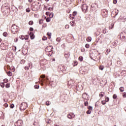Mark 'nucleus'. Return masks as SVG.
<instances>
[{
    "mask_svg": "<svg viewBox=\"0 0 126 126\" xmlns=\"http://www.w3.org/2000/svg\"><path fill=\"white\" fill-rule=\"evenodd\" d=\"M70 24L71 26H72V27L75 26V23H74V21H73L70 22Z\"/></svg>",
    "mask_w": 126,
    "mask_h": 126,
    "instance_id": "20",
    "label": "nucleus"
},
{
    "mask_svg": "<svg viewBox=\"0 0 126 126\" xmlns=\"http://www.w3.org/2000/svg\"><path fill=\"white\" fill-rule=\"evenodd\" d=\"M18 41V38H16V39H14V42L15 43H16Z\"/></svg>",
    "mask_w": 126,
    "mask_h": 126,
    "instance_id": "60",
    "label": "nucleus"
},
{
    "mask_svg": "<svg viewBox=\"0 0 126 126\" xmlns=\"http://www.w3.org/2000/svg\"><path fill=\"white\" fill-rule=\"evenodd\" d=\"M23 124L22 120H18L16 123H15V126H21Z\"/></svg>",
    "mask_w": 126,
    "mask_h": 126,
    "instance_id": "9",
    "label": "nucleus"
},
{
    "mask_svg": "<svg viewBox=\"0 0 126 126\" xmlns=\"http://www.w3.org/2000/svg\"><path fill=\"white\" fill-rule=\"evenodd\" d=\"M51 105V102L50 101H46V106H50Z\"/></svg>",
    "mask_w": 126,
    "mask_h": 126,
    "instance_id": "31",
    "label": "nucleus"
},
{
    "mask_svg": "<svg viewBox=\"0 0 126 126\" xmlns=\"http://www.w3.org/2000/svg\"><path fill=\"white\" fill-rule=\"evenodd\" d=\"M99 68L100 69V70H103V69H104V66L100 65L99 66Z\"/></svg>",
    "mask_w": 126,
    "mask_h": 126,
    "instance_id": "33",
    "label": "nucleus"
},
{
    "mask_svg": "<svg viewBox=\"0 0 126 126\" xmlns=\"http://www.w3.org/2000/svg\"><path fill=\"white\" fill-rule=\"evenodd\" d=\"M87 114L88 115H90V114H91V110H90L89 109L87 111Z\"/></svg>",
    "mask_w": 126,
    "mask_h": 126,
    "instance_id": "36",
    "label": "nucleus"
},
{
    "mask_svg": "<svg viewBox=\"0 0 126 126\" xmlns=\"http://www.w3.org/2000/svg\"><path fill=\"white\" fill-rule=\"evenodd\" d=\"M10 107L11 108V109H13L14 108V104H10Z\"/></svg>",
    "mask_w": 126,
    "mask_h": 126,
    "instance_id": "38",
    "label": "nucleus"
},
{
    "mask_svg": "<svg viewBox=\"0 0 126 126\" xmlns=\"http://www.w3.org/2000/svg\"><path fill=\"white\" fill-rule=\"evenodd\" d=\"M34 24V23L33 22V21H31L29 22V25H33V24Z\"/></svg>",
    "mask_w": 126,
    "mask_h": 126,
    "instance_id": "35",
    "label": "nucleus"
},
{
    "mask_svg": "<svg viewBox=\"0 0 126 126\" xmlns=\"http://www.w3.org/2000/svg\"><path fill=\"white\" fill-rule=\"evenodd\" d=\"M25 70H29V66H26L25 67Z\"/></svg>",
    "mask_w": 126,
    "mask_h": 126,
    "instance_id": "48",
    "label": "nucleus"
},
{
    "mask_svg": "<svg viewBox=\"0 0 126 126\" xmlns=\"http://www.w3.org/2000/svg\"><path fill=\"white\" fill-rule=\"evenodd\" d=\"M0 85L1 86V87H2V88H4V83H0Z\"/></svg>",
    "mask_w": 126,
    "mask_h": 126,
    "instance_id": "27",
    "label": "nucleus"
},
{
    "mask_svg": "<svg viewBox=\"0 0 126 126\" xmlns=\"http://www.w3.org/2000/svg\"><path fill=\"white\" fill-rule=\"evenodd\" d=\"M76 14H77V12L74 11V12H73V16H75V15H76Z\"/></svg>",
    "mask_w": 126,
    "mask_h": 126,
    "instance_id": "53",
    "label": "nucleus"
},
{
    "mask_svg": "<svg viewBox=\"0 0 126 126\" xmlns=\"http://www.w3.org/2000/svg\"><path fill=\"white\" fill-rule=\"evenodd\" d=\"M101 14L103 16V17H107L108 16V10L106 9H104L102 10V12L101 13Z\"/></svg>",
    "mask_w": 126,
    "mask_h": 126,
    "instance_id": "8",
    "label": "nucleus"
},
{
    "mask_svg": "<svg viewBox=\"0 0 126 126\" xmlns=\"http://www.w3.org/2000/svg\"><path fill=\"white\" fill-rule=\"evenodd\" d=\"M11 31L13 34H16L18 32V27L15 25H13L11 27Z\"/></svg>",
    "mask_w": 126,
    "mask_h": 126,
    "instance_id": "4",
    "label": "nucleus"
},
{
    "mask_svg": "<svg viewBox=\"0 0 126 126\" xmlns=\"http://www.w3.org/2000/svg\"><path fill=\"white\" fill-rule=\"evenodd\" d=\"M68 84H69V85H72V84H74V81L71 80L68 82Z\"/></svg>",
    "mask_w": 126,
    "mask_h": 126,
    "instance_id": "16",
    "label": "nucleus"
},
{
    "mask_svg": "<svg viewBox=\"0 0 126 126\" xmlns=\"http://www.w3.org/2000/svg\"><path fill=\"white\" fill-rule=\"evenodd\" d=\"M123 98H126V93H123Z\"/></svg>",
    "mask_w": 126,
    "mask_h": 126,
    "instance_id": "39",
    "label": "nucleus"
},
{
    "mask_svg": "<svg viewBox=\"0 0 126 126\" xmlns=\"http://www.w3.org/2000/svg\"><path fill=\"white\" fill-rule=\"evenodd\" d=\"M61 40H62V38L61 37H57L56 39V41L57 42H59V43H60V42H61Z\"/></svg>",
    "mask_w": 126,
    "mask_h": 126,
    "instance_id": "24",
    "label": "nucleus"
},
{
    "mask_svg": "<svg viewBox=\"0 0 126 126\" xmlns=\"http://www.w3.org/2000/svg\"><path fill=\"white\" fill-rule=\"evenodd\" d=\"M29 35H26L25 36H23V35H20L19 36L20 39H21V40H26V41H27V40H28V38H29Z\"/></svg>",
    "mask_w": 126,
    "mask_h": 126,
    "instance_id": "12",
    "label": "nucleus"
},
{
    "mask_svg": "<svg viewBox=\"0 0 126 126\" xmlns=\"http://www.w3.org/2000/svg\"><path fill=\"white\" fill-rule=\"evenodd\" d=\"M69 56H70V54L68 53L64 54V57L66 59H68V58H69Z\"/></svg>",
    "mask_w": 126,
    "mask_h": 126,
    "instance_id": "15",
    "label": "nucleus"
},
{
    "mask_svg": "<svg viewBox=\"0 0 126 126\" xmlns=\"http://www.w3.org/2000/svg\"><path fill=\"white\" fill-rule=\"evenodd\" d=\"M120 38L122 41H125L126 40V32H121L120 34Z\"/></svg>",
    "mask_w": 126,
    "mask_h": 126,
    "instance_id": "6",
    "label": "nucleus"
},
{
    "mask_svg": "<svg viewBox=\"0 0 126 126\" xmlns=\"http://www.w3.org/2000/svg\"><path fill=\"white\" fill-rule=\"evenodd\" d=\"M65 28L66 29H68V28H69V26L68 25H66L65 26Z\"/></svg>",
    "mask_w": 126,
    "mask_h": 126,
    "instance_id": "56",
    "label": "nucleus"
},
{
    "mask_svg": "<svg viewBox=\"0 0 126 126\" xmlns=\"http://www.w3.org/2000/svg\"><path fill=\"white\" fill-rule=\"evenodd\" d=\"M113 98L114 99H117V94H113Z\"/></svg>",
    "mask_w": 126,
    "mask_h": 126,
    "instance_id": "52",
    "label": "nucleus"
},
{
    "mask_svg": "<svg viewBox=\"0 0 126 126\" xmlns=\"http://www.w3.org/2000/svg\"><path fill=\"white\" fill-rule=\"evenodd\" d=\"M82 97L83 99H84L85 100H86V101H87V100H89L88 94H86V93L83 94Z\"/></svg>",
    "mask_w": 126,
    "mask_h": 126,
    "instance_id": "10",
    "label": "nucleus"
},
{
    "mask_svg": "<svg viewBox=\"0 0 126 126\" xmlns=\"http://www.w3.org/2000/svg\"><path fill=\"white\" fill-rule=\"evenodd\" d=\"M43 22V20L41 19L39 21V24H42Z\"/></svg>",
    "mask_w": 126,
    "mask_h": 126,
    "instance_id": "47",
    "label": "nucleus"
},
{
    "mask_svg": "<svg viewBox=\"0 0 126 126\" xmlns=\"http://www.w3.org/2000/svg\"><path fill=\"white\" fill-rule=\"evenodd\" d=\"M53 47L50 45L45 48L46 54L49 57H51L53 55Z\"/></svg>",
    "mask_w": 126,
    "mask_h": 126,
    "instance_id": "3",
    "label": "nucleus"
},
{
    "mask_svg": "<svg viewBox=\"0 0 126 126\" xmlns=\"http://www.w3.org/2000/svg\"><path fill=\"white\" fill-rule=\"evenodd\" d=\"M1 11L4 15H8L10 11V7L4 5L2 6Z\"/></svg>",
    "mask_w": 126,
    "mask_h": 126,
    "instance_id": "2",
    "label": "nucleus"
},
{
    "mask_svg": "<svg viewBox=\"0 0 126 126\" xmlns=\"http://www.w3.org/2000/svg\"><path fill=\"white\" fill-rule=\"evenodd\" d=\"M30 36L31 39L32 40H33V39H34V38H35V36L34 35V33L32 32H31L30 33Z\"/></svg>",
    "mask_w": 126,
    "mask_h": 126,
    "instance_id": "14",
    "label": "nucleus"
},
{
    "mask_svg": "<svg viewBox=\"0 0 126 126\" xmlns=\"http://www.w3.org/2000/svg\"><path fill=\"white\" fill-rule=\"evenodd\" d=\"M119 90L121 91V92H124V91H125V88L124 87H121L120 88Z\"/></svg>",
    "mask_w": 126,
    "mask_h": 126,
    "instance_id": "21",
    "label": "nucleus"
},
{
    "mask_svg": "<svg viewBox=\"0 0 126 126\" xmlns=\"http://www.w3.org/2000/svg\"><path fill=\"white\" fill-rule=\"evenodd\" d=\"M41 78H42V81H45L46 80V76L45 75H42L40 76Z\"/></svg>",
    "mask_w": 126,
    "mask_h": 126,
    "instance_id": "17",
    "label": "nucleus"
},
{
    "mask_svg": "<svg viewBox=\"0 0 126 126\" xmlns=\"http://www.w3.org/2000/svg\"><path fill=\"white\" fill-rule=\"evenodd\" d=\"M31 65H32V63H29L28 64V66H29V68H30V66H31Z\"/></svg>",
    "mask_w": 126,
    "mask_h": 126,
    "instance_id": "58",
    "label": "nucleus"
},
{
    "mask_svg": "<svg viewBox=\"0 0 126 126\" xmlns=\"http://www.w3.org/2000/svg\"><path fill=\"white\" fill-rule=\"evenodd\" d=\"M87 41L88 42H91V37H88V38H87Z\"/></svg>",
    "mask_w": 126,
    "mask_h": 126,
    "instance_id": "42",
    "label": "nucleus"
},
{
    "mask_svg": "<svg viewBox=\"0 0 126 126\" xmlns=\"http://www.w3.org/2000/svg\"><path fill=\"white\" fill-rule=\"evenodd\" d=\"M102 33H103V34H106L107 31H106L105 30H103V32H102Z\"/></svg>",
    "mask_w": 126,
    "mask_h": 126,
    "instance_id": "59",
    "label": "nucleus"
},
{
    "mask_svg": "<svg viewBox=\"0 0 126 126\" xmlns=\"http://www.w3.org/2000/svg\"><path fill=\"white\" fill-rule=\"evenodd\" d=\"M44 8H45V10H51V8H48V7H47L46 6H45V5H44Z\"/></svg>",
    "mask_w": 126,
    "mask_h": 126,
    "instance_id": "25",
    "label": "nucleus"
},
{
    "mask_svg": "<svg viewBox=\"0 0 126 126\" xmlns=\"http://www.w3.org/2000/svg\"><path fill=\"white\" fill-rule=\"evenodd\" d=\"M110 98L109 97L105 96V102H109Z\"/></svg>",
    "mask_w": 126,
    "mask_h": 126,
    "instance_id": "29",
    "label": "nucleus"
},
{
    "mask_svg": "<svg viewBox=\"0 0 126 126\" xmlns=\"http://www.w3.org/2000/svg\"><path fill=\"white\" fill-rule=\"evenodd\" d=\"M84 105L85 106H88V102L87 101H85Z\"/></svg>",
    "mask_w": 126,
    "mask_h": 126,
    "instance_id": "55",
    "label": "nucleus"
},
{
    "mask_svg": "<svg viewBox=\"0 0 126 126\" xmlns=\"http://www.w3.org/2000/svg\"><path fill=\"white\" fill-rule=\"evenodd\" d=\"M47 36H49V37H51V36H52V33H50L48 32L47 33Z\"/></svg>",
    "mask_w": 126,
    "mask_h": 126,
    "instance_id": "57",
    "label": "nucleus"
},
{
    "mask_svg": "<svg viewBox=\"0 0 126 126\" xmlns=\"http://www.w3.org/2000/svg\"><path fill=\"white\" fill-rule=\"evenodd\" d=\"M49 17L50 18H53V17H54V13H50L49 14Z\"/></svg>",
    "mask_w": 126,
    "mask_h": 126,
    "instance_id": "23",
    "label": "nucleus"
},
{
    "mask_svg": "<svg viewBox=\"0 0 126 126\" xmlns=\"http://www.w3.org/2000/svg\"><path fill=\"white\" fill-rule=\"evenodd\" d=\"M26 10L27 12H30V11H31V10L30 9V8H27Z\"/></svg>",
    "mask_w": 126,
    "mask_h": 126,
    "instance_id": "40",
    "label": "nucleus"
},
{
    "mask_svg": "<svg viewBox=\"0 0 126 126\" xmlns=\"http://www.w3.org/2000/svg\"><path fill=\"white\" fill-rule=\"evenodd\" d=\"M75 117V115H74L73 113H70L67 115V118L70 119H73Z\"/></svg>",
    "mask_w": 126,
    "mask_h": 126,
    "instance_id": "11",
    "label": "nucleus"
},
{
    "mask_svg": "<svg viewBox=\"0 0 126 126\" xmlns=\"http://www.w3.org/2000/svg\"><path fill=\"white\" fill-rule=\"evenodd\" d=\"M58 82H59V77L58 76L54 75L50 78L51 85L52 87H56Z\"/></svg>",
    "mask_w": 126,
    "mask_h": 126,
    "instance_id": "1",
    "label": "nucleus"
},
{
    "mask_svg": "<svg viewBox=\"0 0 126 126\" xmlns=\"http://www.w3.org/2000/svg\"><path fill=\"white\" fill-rule=\"evenodd\" d=\"M88 109L89 110H90V111H92L93 110V107H92V106H89L88 107Z\"/></svg>",
    "mask_w": 126,
    "mask_h": 126,
    "instance_id": "44",
    "label": "nucleus"
},
{
    "mask_svg": "<svg viewBox=\"0 0 126 126\" xmlns=\"http://www.w3.org/2000/svg\"><path fill=\"white\" fill-rule=\"evenodd\" d=\"M40 87L39 86H38V85H35L34 86V89H39V88Z\"/></svg>",
    "mask_w": 126,
    "mask_h": 126,
    "instance_id": "37",
    "label": "nucleus"
},
{
    "mask_svg": "<svg viewBox=\"0 0 126 126\" xmlns=\"http://www.w3.org/2000/svg\"><path fill=\"white\" fill-rule=\"evenodd\" d=\"M114 25H115V23H112V24H111V27H109V30H111V29H113L114 28Z\"/></svg>",
    "mask_w": 126,
    "mask_h": 126,
    "instance_id": "22",
    "label": "nucleus"
},
{
    "mask_svg": "<svg viewBox=\"0 0 126 126\" xmlns=\"http://www.w3.org/2000/svg\"><path fill=\"white\" fill-rule=\"evenodd\" d=\"M32 11H37V10H38V7H37V5H32Z\"/></svg>",
    "mask_w": 126,
    "mask_h": 126,
    "instance_id": "13",
    "label": "nucleus"
},
{
    "mask_svg": "<svg viewBox=\"0 0 126 126\" xmlns=\"http://www.w3.org/2000/svg\"><path fill=\"white\" fill-rule=\"evenodd\" d=\"M110 52H111V49H108L105 52L106 55H108Z\"/></svg>",
    "mask_w": 126,
    "mask_h": 126,
    "instance_id": "26",
    "label": "nucleus"
},
{
    "mask_svg": "<svg viewBox=\"0 0 126 126\" xmlns=\"http://www.w3.org/2000/svg\"><path fill=\"white\" fill-rule=\"evenodd\" d=\"M105 96V93L104 92H100L99 94V96L102 98V97H104Z\"/></svg>",
    "mask_w": 126,
    "mask_h": 126,
    "instance_id": "18",
    "label": "nucleus"
},
{
    "mask_svg": "<svg viewBox=\"0 0 126 126\" xmlns=\"http://www.w3.org/2000/svg\"><path fill=\"white\" fill-rule=\"evenodd\" d=\"M25 63V60H22L21 61V64H24V63Z\"/></svg>",
    "mask_w": 126,
    "mask_h": 126,
    "instance_id": "34",
    "label": "nucleus"
},
{
    "mask_svg": "<svg viewBox=\"0 0 126 126\" xmlns=\"http://www.w3.org/2000/svg\"><path fill=\"white\" fill-rule=\"evenodd\" d=\"M81 8L83 12H86V11H87V10L88 9V6H87V5L86 4H84L81 6Z\"/></svg>",
    "mask_w": 126,
    "mask_h": 126,
    "instance_id": "7",
    "label": "nucleus"
},
{
    "mask_svg": "<svg viewBox=\"0 0 126 126\" xmlns=\"http://www.w3.org/2000/svg\"><path fill=\"white\" fill-rule=\"evenodd\" d=\"M77 64H78V63H77V61H74V63H73V65L74 66H75L76 65H77Z\"/></svg>",
    "mask_w": 126,
    "mask_h": 126,
    "instance_id": "41",
    "label": "nucleus"
},
{
    "mask_svg": "<svg viewBox=\"0 0 126 126\" xmlns=\"http://www.w3.org/2000/svg\"><path fill=\"white\" fill-rule=\"evenodd\" d=\"M50 21H51V19L47 18L46 19V22H50Z\"/></svg>",
    "mask_w": 126,
    "mask_h": 126,
    "instance_id": "51",
    "label": "nucleus"
},
{
    "mask_svg": "<svg viewBox=\"0 0 126 126\" xmlns=\"http://www.w3.org/2000/svg\"><path fill=\"white\" fill-rule=\"evenodd\" d=\"M22 8H23L22 6H19V9H22Z\"/></svg>",
    "mask_w": 126,
    "mask_h": 126,
    "instance_id": "64",
    "label": "nucleus"
},
{
    "mask_svg": "<svg viewBox=\"0 0 126 126\" xmlns=\"http://www.w3.org/2000/svg\"><path fill=\"white\" fill-rule=\"evenodd\" d=\"M6 88H9L10 87V84L9 83H7L5 85Z\"/></svg>",
    "mask_w": 126,
    "mask_h": 126,
    "instance_id": "30",
    "label": "nucleus"
},
{
    "mask_svg": "<svg viewBox=\"0 0 126 126\" xmlns=\"http://www.w3.org/2000/svg\"><path fill=\"white\" fill-rule=\"evenodd\" d=\"M3 36H4V37H6L7 36V32H5L3 33Z\"/></svg>",
    "mask_w": 126,
    "mask_h": 126,
    "instance_id": "45",
    "label": "nucleus"
},
{
    "mask_svg": "<svg viewBox=\"0 0 126 126\" xmlns=\"http://www.w3.org/2000/svg\"><path fill=\"white\" fill-rule=\"evenodd\" d=\"M28 107V105L27 104V103L26 102L21 103L20 106V110L21 111H25V110L27 109Z\"/></svg>",
    "mask_w": 126,
    "mask_h": 126,
    "instance_id": "5",
    "label": "nucleus"
},
{
    "mask_svg": "<svg viewBox=\"0 0 126 126\" xmlns=\"http://www.w3.org/2000/svg\"><path fill=\"white\" fill-rule=\"evenodd\" d=\"M47 37H46V36H43V38H42V40H43V41H46V40H47Z\"/></svg>",
    "mask_w": 126,
    "mask_h": 126,
    "instance_id": "49",
    "label": "nucleus"
},
{
    "mask_svg": "<svg viewBox=\"0 0 126 126\" xmlns=\"http://www.w3.org/2000/svg\"><path fill=\"white\" fill-rule=\"evenodd\" d=\"M89 47H90V45L88 44H86L85 45V47L87 48V49H88L89 48Z\"/></svg>",
    "mask_w": 126,
    "mask_h": 126,
    "instance_id": "43",
    "label": "nucleus"
},
{
    "mask_svg": "<svg viewBox=\"0 0 126 126\" xmlns=\"http://www.w3.org/2000/svg\"><path fill=\"white\" fill-rule=\"evenodd\" d=\"M33 30H34V29H33V28H30V31H33Z\"/></svg>",
    "mask_w": 126,
    "mask_h": 126,
    "instance_id": "63",
    "label": "nucleus"
},
{
    "mask_svg": "<svg viewBox=\"0 0 126 126\" xmlns=\"http://www.w3.org/2000/svg\"><path fill=\"white\" fill-rule=\"evenodd\" d=\"M50 13H50L49 12H46V15H47V16H49Z\"/></svg>",
    "mask_w": 126,
    "mask_h": 126,
    "instance_id": "61",
    "label": "nucleus"
},
{
    "mask_svg": "<svg viewBox=\"0 0 126 126\" xmlns=\"http://www.w3.org/2000/svg\"><path fill=\"white\" fill-rule=\"evenodd\" d=\"M3 81H4V82H5V83H6L8 82V80H7V79H4L3 80Z\"/></svg>",
    "mask_w": 126,
    "mask_h": 126,
    "instance_id": "50",
    "label": "nucleus"
},
{
    "mask_svg": "<svg viewBox=\"0 0 126 126\" xmlns=\"http://www.w3.org/2000/svg\"><path fill=\"white\" fill-rule=\"evenodd\" d=\"M117 44H118V41H114L112 43V45H113L114 47H116Z\"/></svg>",
    "mask_w": 126,
    "mask_h": 126,
    "instance_id": "19",
    "label": "nucleus"
},
{
    "mask_svg": "<svg viewBox=\"0 0 126 126\" xmlns=\"http://www.w3.org/2000/svg\"><path fill=\"white\" fill-rule=\"evenodd\" d=\"M79 61L82 62L83 61V57L82 56H80L79 57Z\"/></svg>",
    "mask_w": 126,
    "mask_h": 126,
    "instance_id": "28",
    "label": "nucleus"
},
{
    "mask_svg": "<svg viewBox=\"0 0 126 126\" xmlns=\"http://www.w3.org/2000/svg\"><path fill=\"white\" fill-rule=\"evenodd\" d=\"M4 107H5V108H7V107H8V104H7V103H5L4 104Z\"/></svg>",
    "mask_w": 126,
    "mask_h": 126,
    "instance_id": "54",
    "label": "nucleus"
},
{
    "mask_svg": "<svg viewBox=\"0 0 126 126\" xmlns=\"http://www.w3.org/2000/svg\"><path fill=\"white\" fill-rule=\"evenodd\" d=\"M106 102H107V101H106V100H102L101 101V103L102 104V105H105Z\"/></svg>",
    "mask_w": 126,
    "mask_h": 126,
    "instance_id": "46",
    "label": "nucleus"
},
{
    "mask_svg": "<svg viewBox=\"0 0 126 126\" xmlns=\"http://www.w3.org/2000/svg\"><path fill=\"white\" fill-rule=\"evenodd\" d=\"M7 74V75H8V76H11L12 75V73H11V72H10V71H9V72H8Z\"/></svg>",
    "mask_w": 126,
    "mask_h": 126,
    "instance_id": "32",
    "label": "nucleus"
},
{
    "mask_svg": "<svg viewBox=\"0 0 126 126\" xmlns=\"http://www.w3.org/2000/svg\"><path fill=\"white\" fill-rule=\"evenodd\" d=\"M117 0H113V3H114V4H116V3H117Z\"/></svg>",
    "mask_w": 126,
    "mask_h": 126,
    "instance_id": "62",
    "label": "nucleus"
}]
</instances>
